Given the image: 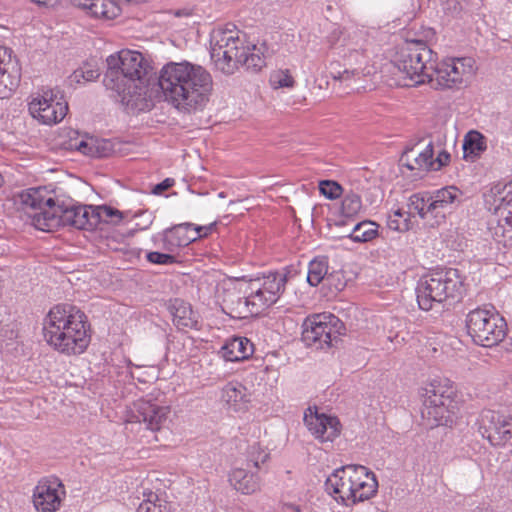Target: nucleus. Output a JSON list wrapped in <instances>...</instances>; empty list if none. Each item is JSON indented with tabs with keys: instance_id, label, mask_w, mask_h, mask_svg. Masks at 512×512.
Listing matches in <instances>:
<instances>
[{
	"instance_id": "a211bd4d",
	"label": "nucleus",
	"mask_w": 512,
	"mask_h": 512,
	"mask_svg": "<svg viewBox=\"0 0 512 512\" xmlns=\"http://www.w3.org/2000/svg\"><path fill=\"white\" fill-rule=\"evenodd\" d=\"M304 424L320 442H333L340 435L342 427L336 416L320 413L316 407H309L305 411Z\"/></svg>"
},
{
	"instance_id": "423d86ee",
	"label": "nucleus",
	"mask_w": 512,
	"mask_h": 512,
	"mask_svg": "<svg viewBox=\"0 0 512 512\" xmlns=\"http://www.w3.org/2000/svg\"><path fill=\"white\" fill-rule=\"evenodd\" d=\"M325 490L336 502L352 506L373 498L378 491V481L363 465H345L327 477Z\"/></svg>"
},
{
	"instance_id": "4be33fe9",
	"label": "nucleus",
	"mask_w": 512,
	"mask_h": 512,
	"mask_svg": "<svg viewBox=\"0 0 512 512\" xmlns=\"http://www.w3.org/2000/svg\"><path fill=\"white\" fill-rule=\"evenodd\" d=\"M460 196L461 192L455 186L438 189L429 196L428 211L432 217L444 219L456 207Z\"/></svg>"
},
{
	"instance_id": "37998d69",
	"label": "nucleus",
	"mask_w": 512,
	"mask_h": 512,
	"mask_svg": "<svg viewBox=\"0 0 512 512\" xmlns=\"http://www.w3.org/2000/svg\"><path fill=\"white\" fill-rule=\"evenodd\" d=\"M81 68L84 75V82L86 83L94 81L100 76L99 69L92 63H84Z\"/></svg>"
},
{
	"instance_id": "20e7f679",
	"label": "nucleus",
	"mask_w": 512,
	"mask_h": 512,
	"mask_svg": "<svg viewBox=\"0 0 512 512\" xmlns=\"http://www.w3.org/2000/svg\"><path fill=\"white\" fill-rule=\"evenodd\" d=\"M287 273L269 272L255 278L228 280L222 284V301L235 318L257 315L275 304L285 290Z\"/></svg>"
},
{
	"instance_id": "412c9836",
	"label": "nucleus",
	"mask_w": 512,
	"mask_h": 512,
	"mask_svg": "<svg viewBox=\"0 0 512 512\" xmlns=\"http://www.w3.org/2000/svg\"><path fill=\"white\" fill-rule=\"evenodd\" d=\"M200 235L194 231L192 224L183 223L155 235L153 242L156 246L167 252H174L179 247L187 246L191 242L196 241L200 238Z\"/></svg>"
},
{
	"instance_id": "c85d7f7f",
	"label": "nucleus",
	"mask_w": 512,
	"mask_h": 512,
	"mask_svg": "<svg viewBox=\"0 0 512 512\" xmlns=\"http://www.w3.org/2000/svg\"><path fill=\"white\" fill-rule=\"evenodd\" d=\"M445 67L452 75V81L455 87L463 83L464 80L471 77L475 72L474 60L470 57L447 58L444 59Z\"/></svg>"
},
{
	"instance_id": "9d476101",
	"label": "nucleus",
	"mask_w": 512,
	"mask_h": 512,
	"mask_svg": "<svg viewBox=\"0 0 512 512\" xmlns=\"http://www.w3.org/2000/svg\"><path fill=\"white\" fill-rule=\"evenodd\" d=\"M468 334L473 341L484 347L500 343L506 336L507 324L495 310L477 308L466 317Z\"/></svg>"
},
{
	"instance_id": "39448f33",
	"label": "nucleus",
	"mask_w": 512,
	"mask_h": 512,
	"mask_svg": "<svg viewBox=\"0 0 512 512\" xmlns=\"http://www.w3.org/2000/svg\"><path fill=\"white\" fill-rule=\"evenodd\" d=\"M210 47L211 59L224 74H233L240 65L252 70L265 65L263 47L248 42L235 26L214 28Z\"/></svg>"
},
{
	"instance_id": "b1692460",
	"label": "nucleus",
	"mask_w": 512,
	"mask_h": 512,
	"mask_svg": "<svg viewBox=\"0 0 512 512\" xmlns=\"http://www.w3.org/2000/svg\"><path fill=\"white\" fill-rule=\"evenodd\" d=\"M71 3L90 16L102 20L111 21L121 14L120 6L113 0H70Z\"/></svg>"
},
{
	"instance_id": "5701e85b",
	"label": "nucleus",
	"mask_w": 512,
	"mask_h": 512,
	"mask_svg": "<svg viewBox=\"0 0 512 512\" xmlns=\"http://www.w3.org/2000/svg\"><path fill=\"white\" fill-rule=\"evenodd\" d=\"M400 163L411 171H416V175L422 176L434 168V151L433 145L430 142L422 150L409 149L406 150L401 158Z\"/></svg>"
},
{
	"instance_id": "a19ab883",
	"label": "nucleus",
	"mask_w": 512,
	"mask_h": 512,
	"mask_svg": "<svg viewBox=\"0 0 512 512\" xmlns=\"http://www.w3.org/2000/svg\"><path fill=\"white\" fill-rule=\"evenodd\" d=\"M320 193L328 199H337L342 194V187L335 181L323 180L319 183Z\"/></svg>"
},
{
	"instance_id": "cd10ccee",
	"label": "nucleus",
	"mask_w": 512,
	"mask_h": 512,
	"mask_svg": "<svg viewBox=\"0 0 512 512\" xmlns=\"http://www.w3.org/2000/svg\"><path fill=\"white\" fill-rule=\"evenodd\" d=\"M252 353L253 344L245 337H235L229 340L221 349L224 360L230 362L245 360Z\"/></svg>"
},
{
	"instance_id": "f8f14e48",
	"label": "nucleus",
	"mask_w": 512,
	"mask_h": 512,
	"mask_svg": "<svg viewBox=\"0 0 512 512\" xmlns=\"http://www.w3.org/2000/svg\"><path fill=\"white\" fill-rule=\"evenodd\" d=\"M28 106L30 115L45 125L59 123L68 112V103L64 96L53 89L43 90L32 96Z\"/></svg>"
},
{
	"instance_id": "ea45409f",
	"label": "nucleus",
	"mask_w": 512,
	"mask_h": 512,
	"mask_svg": "<svg viewBox=\"0 0 512 512\" xmlns=\"http://www.w3.org/2000/svg\"><path fill=\"white\" fill-rule=\"evenodd\" d=\"M269 83L273 89L293 88L295 80L289 70H276L271 73Z\"/></svg>"
},
{
	"instance_id": "f3484780",
	"label": "nucleus",
	"mask_w": 512,
	"mask_h": 512,
	"mask_svg": "<svg viewBox=\"0 0 512 512\" xmlns=\"http://www.w3.org/2000/svg\"><path fill=\"white\" fill-rule=\"evenodd\" d=\"M66 497V489L57 477L42 478L33 490L32 501L37 512H56Z\"/></svg>"
},
{
	"instance_id": "8fccbe9b",
	"label": "nucleus",
	"mask_w": 512,
	"mask_h": 512,
	"mask_svg": "<svg viewBox=\"0 0 512 512\" xmlns=\"http://www.w3.org/2000/svg\"><path fill=\"white\" fill-rule=\"evenodd\" d=\"M193 229L198 234H201L200 235V238H201V237L207 236L211 232L212 225H209V226H195V227L193 226Z\"/></svg>"
},
{
	"instance_id": "de8ad7c7",
	"label": "nucleus",
	"mask_w": 512,
	"mask_h": 512,
	"mask_svg": "<svg viewBox=\"0 0 512 512\" xmlns=\"http://www.w3.org/2000/svg\"><path fill=\"white\" fill-rule=\"evenodd\" d=\"M68 82L70 85H78V84H84V75L82 68L79 67L76 70L73 71V73L68 77Z\"/></svg>"
},
{
	"instance_id": "864d4df0",
	"label": "nucleus",
	"mask_w": 512,
	"mask_h": 512,
	"mask_svg": "<svg viewBox=\"0 0 512 512\" xmlns=\"http://www.w3.org/2000/svg\"><path fill=\"white\" fill-rule=\"evenodd\" d=\"M32 2H35L39 5H44L48 2V0H31Z\"/></svg>"
},
{
	"instance_id": "f03ea898",
	"label": "nucleus",
	"mask_w": 512,
	"mask_h": 512,
	"mask_svg": "<svg viewBox=\"0 0 512 512\" xmlns=\"http://www.w3.org/2000/svg\"><path fill=\"white\" fill-rule=\"evenodd\" d=\"M157 85L163 100L177 111L202 110L209 101L213 80L201 65L189 61L164 64L158 72Z\"/></svg>"
},
{
	"instance_id": "7ed1b4c3",
	"label": "nucleus",
	"mask_w": 512,
	"mask_h": 512,
	"mask_svg": "<svg viewBox=\"0 0 512 512\" xmlns=\"http://www.w3.org/2000/svg\"><path fill=\"white\" fill-rule=\"evenodd\" d=\"M104 85L130 111L151 107V65L138 51L123 49L107 58Z\"/></svg>"
},
{
	"instance_id": "a18cd8bd",
	"label": "nucleus",
	"mask_w": 512,
	"mask_h": 512,
	"mask_svg": "<svg viewBox=\"0 0 512 512\" xmlns=\"http://www.w3.org/2000/svg\"><path fill=\"white\" fill-rule=\"evenodd\" d=\"M450 160V154L448 152L442 151L438 154L437 158L434 159V168L431 170H439L441 167L446 165Z\"/></svg>"
},
{
	"instance_id": "72a5a7b5",
	"label": "nucleus",
	"mask_w": 512,
	"mask_h": 512,
	"mask_svg": "<svg viewBox=\"0 0 512 512\" xmlns=\"http://www.w3.org/2000/svg\"><path fill=\"white\" fill-rule=\"evenodd\" d=\"M378 236V225L369 220L356 224L349 234V238L354 242H369Z\"/></svg>"
},
{
	"instance_id": "3c124183",
	"label": "nucleus",
	"mask_w": 512,
	"mask_h": 512,
	"mask_svg": "<svg viewBox=\"0 0 512 512\" xmlns=\"http://www.w3.org/2000/svg\"><path fill=\"white\" fill-rule=\"evenodd\" d=\"M282 512H302V509L300 506L295 504H285Z\"/></svg>"
},
{
	"instance_id": "ddd939ff",
	"label": "nucleus",
	"mask_w": 512,
	"mask_h": 512,
	"mask_svg": "<svg viewBox=\"0 0 512 512\" xmlns=\"http://www.w3.org/2000/svg\"><path fill=\"white\" fill-rule=\"evenodd\" d=\"M339 319L332 314H315L307 317L303 323L302 340L307 345L319 348L329 346L339 335Z\"/></svg>"
},
{
	"instance_id": "9b49d317",
	"label": "nucleus",
	"mask_w": 512,
	"mask_h": 512,
	"mask_svg": "<svg viewBox=\"0 0 512 512\" xmlns=\"http://www.w3.org/2000/svg\"><path fill=\"white\" fill-rule=\"evenodd\" d=\"M433 51L422 41H411L400 49L394 60L395 67L408 78L413 85L424 84L431 70Z\"/></svg>"
},
{
	"instance_id": "e433bc0d",
	"label": "nucleus",
	"mask_w": 512,
	"mask_h": 512,
	"mask_svg": "<svg viewBox=\"0 0 512 512\" xmlns=\"http://www.w3.org/2000/svg\"><path fill=\"white\" fill-rule=\"evenodd\" d=\"M269 458V453L263 448L260 443L253 442L246 450V462L248 466H253L259 469L261 464H264Z\"/></svg>"
},
{
	"instance_id": "a878e982",
	"label": "nucleus",
	"mask_w": 512,
	"mask_h": 512,
	"mask_svg": "<svg viewBox=\"0 0 512 512\" xmlns=\"http://www.w3.org/2000/svg\"><path fill=\"white\" fill-rule=\"evenodd\" d=\"M221 399L228 409L234 412H242L248 409L250 394L243 384L232 381L222 388Z\"/></svg>"
},
{
	"instance_id": "aec40b11",
	"label": "nucleus",
	"mask_w": 512,
	"mask_h": 512,
	"mask_svg": "<svg viewBox=\"0 0 512 512\" xmlns=\"http://www.w3.org/2000/svg\"><path fill=\"white\" fill-rule=\"evenodd\" d=\"M134 407L135 421L144 423L147 429L155 432L168 428L171 413L169 406L141 399L134 404Z\"/></svg>"
},
{
	"instance_id": "1a4fd4ad",
	"label": "nucleus",
	"mask_w": 512,
	"mask_h": 512,
	"mask_svg": "<svg viewBox=\"0 0 512 512\" xmlns=\"http://www.w3.org/2000/svg\"><path fill=\"white\" fill-rule=\"evenodd\" d=\"M483 197L485 207L492 213L490 230L494 238L512 247V181L494 184Z\"/></svg>"
},
{
	"instance_id": "0eeeda50",
	"label": "nucleus",
	"mask_w": 512,
	"mask_h": 512,
	"mask_svg": "<svg viewBox=\"0 0 512 512\" xmlns=\"http://www.w3.org/2000/svg\"><path fill=\"white\" fill-rule=\"evenodd\" d=\"M464 282L457 269H439L420 278L416 287L419 308L430 311L436 306L462 297Z\"/></svg>"
},
{
	"instance_id": "09e8293b",
	"label": "nucleus",
	"mask_w": 512,
	"mask_h": 512,
	"mask_svg": "<svg viewBox=\"0 0 512 512\" xmlns=\"http://www.w3.org/2000/svg\"><path fill=\"white\" fill-rule=\"evenodd\" d=\"M342 35V31L339 28H334L329 36L327 37V41L330 45V47H334L337 42L340 40V37Z\"/></svg>"
},
{
	"instance_id": "dca6fc26",
	"label": "nucleus",
	"mask_w": 512,
	"mask_h": 512,
	"mask_svg": "<svg viewBox=\"0 0 512 512\" xmlns=\"http://www.w3.org/2000/svg\"><path fill=\"white\" fill-rule=\"evenodd\" d=\"M479 431L493 446H504L512 440V416L495 410H483Z\"/></svg>"
},
{
	"instance_id": "4c0bfd02",
	"label": "nucleus",
	"mask_w": 512,
	"mask_h": 512,
	"mask_svg": "<svg viewBox=\"0 0 512 512\" xmlns=\"http://www.w3.org/2000/svg\"><path fill=\"white\" fill-rule=\"evenodd\" d=\"M362 208V200L358 194L354 192L345 194L341 204V213L344 217H354L361 212Z\"/></svg>"
},
{
	"instance_id": "473e14b6",
	"label": "nucleus",
	"mask_w": 512,
	"mask_h": 512,
	"mask_svg": "<svg viewBox=\"0 0 512 512\" xmlns=\"http://www.w3.org/2000/svg\"><path fill=\"white\" fill-rule=\"evenodd\" d=\"M94 216H95V228L100 223L118 225L123 219L126 218L127 213L122 212L118 209H115L111 206L102 205V206H93Z\"/></svg>"
},
{
	"instance_id": "2f4dec72",
	"label": "nucleus",
	"mask_w": 512,
	"mask_h": 512,
	"mask_svg": "<svg viewBox=\"0 0 512 512\" xmlns=\"http://www.w3.org/2000/svg\"><path fill=\"white\" fill-rule=\"evenodd\" d=\"M143 501L140 503L137 512H171L170 505L159 495L148 489H144Z\"/></svg>"
},
{
	"instance_id": "2eb2a0df",
	"label": "nucleus",
	"mask_w": 512,
	"mask_h": 512,
	"mask_svg": "<svg viewBox=\"0 0 512 512\" xmlns=\"http://www.w3.org/2000/svg\"><path fill=\"white\" fill-rule=\"evenodd\" d=\"M84 312L72 304H58L52 307L43 319L42 333L46 343L53 342L57 337L70 330Z\"/></svg>"
},
{
	"instance_id": "5fc2aeb1",
	"label": "nucleus",
	"mask_w": 512,
	"mask_h": 512,
	"mask_svg": "<svg viewBox=\"0 0 512 512\" xmlns=\"http://www.w3.org/2000/svg\"><path fill=\"white\" fill-rule=\"evenodd\" d=\"M2 183H3V177H2V175L0 174V186L2 185Z\"/></svg>"
},
{
	"instance_id": "bb28decb",
	"label": "nucleus",
	"mask_w": 512,
	"mask_h": 512,
	"mask_svg": "<svg viewBox=\"0 0 512 512\" xmlns=\"http://www.w3.org/2000/svg\"><path fill=\"white\" fill-rule=\"evenodd\" d=\"M169 311L173 316L174 324L180 329H193L198 326L197 314L189 303L182 299H173L169 302Z\"/></svg>"
},
{
	"instance_id": "4468645a",
	"label": "nucleus",
	"mask_w": 512,
	"mask_h": 512,
	"mask_svg": "<svg viewBox=\"0 0 512 512\" xmlns=\"http://www.w3.org/2000/svg\"><path fill=\"white\" fill-rule=\"evenodd\" d=\"M69 328L70 330L65 332L64 335L47 344L60 354L66 356L80 355L86 351L91 341L90 324L85 313Z\"/></svg>"
},
{
	"instance_id": "6e6552de",
	"label": "nucleus",
	"mask_w": 512,
	"mask_h": 512,
	"mask_svg": "<svg viewBox=\"0 0 512 512\" xmlns=\"http://www.w3.org/2000/svg\"><path fill=\"white\" fill-rule=\"evenodd\" d=\"M422 417L430 426L447 425L455 413L456 390L449 379L433 378L420 388Z\"/></svg>"
},
{
	"instance_id": "58836bf2",
	"label": "nucleus",
	"mask_w": 512,
	"mask_h": 512,
	"mask_svg": "<svg viewBox=\"0 0 512 512\" xmlns=\"http://www.w3.org/2000/svg\"><path fill=\"white\" fill-rule=\"evenodd\" d=\"M429 194H413L409 198L410 208L418 213L421 219H428L431 212L428 211V204L430 203Z\"/></svg>"
},
{
	"instance_id": "603ef678",
	"label": "nucleus",
	"mask_w": 512,
	"mask_h": 512,
	"mask_svg": "<svg viewBox=\"0 0 512 512\" xmlns=\"http://www.w3.org/2000/svg\"><path fill=\"white\" fill-rule=\"evenodd\" d=\"M354 75H355V70H353V71L344 70L342 73H339L338 79L340 81H346L350 78V76H354Z\"/></svg>"
},
{
	"instance_id": "c9c22d12",
	"label": "nucleus",
	"mask_w": 512,
	"mask_h": 512,
	"mask_svg": "<svg viewBox=\"0 0 512 512\" xmlns=\"http://www.w3.org/2000/svg\"><path fill=\"white\" fill-rule=\"evenodd\" d=\"M328 273V260L325 257L315 258L310 261L307 273V282L311 286H317Z\"/></svg>"
},
{
	"instance_id": "393cba45",
	"label": "nucleus",
	"mask_w": 512,
	"mask_h": 512,
	"mask_svg": "<svg viewBox=\"0 0 512 512\" xmlns=\"http://www.w3.org/2000/svg\"><path fill=\"white\" fill-rule=\"evenodd\" d=\"M228 481L234 490L243 495H251L260 490L258 474L242 467L232 468L228 474Z\"/></svg>"
},
{
	"instance_id": "79ce46f5",
	"label": "nucleus",
	"mask_w": 512,
	"mask_h": 512,
	"mask_svg": "<svg viewBox=\"0 0 512 512\" xmlns=\"http://www.w3.org/2000/svg\"><path fill=\"white\" fill-rule=\"evenodd\" d=\"M168 253H161L157 251L149 252L146 255V259L152 263V264H159V265H170L176 262L175 257Z\"/></svg>"
},
{
	"instance_id": "6ab92c4d",
	"label": "nucleus",
	"mask_w": 512,
	"mask_h": 512,
	"mask_svg": "<svg viewBox=\"0 0 512 512\" xmlns=\"http://www.w3.org/2000/svg\"><path fill=\"white\" fill-rule=\"evenodd\" d=\"M22 69L12 49L0 46V99H8L18 88Z\"/></svg>"
},
{
	"instance_id": "c03bdc74",
	"label": "nucleus",
	"mask_w": 512,
	"mask_h": 512,
	"mask_svg": "<svg viewBox=\"0 0 512 512\" xmlns=\"http://www.w3.org/2000/svg\"><path fill=\"white\" fill-rule=\"evenodd\" d=\"M76 148L78 151H80L84 155H87V156H95L96 155V150L93 146L92 141L81 140L76 145Z\"/></svg>"
},
{
	"instance_id": "7c9ffc66",
	"label": "nucleus",
	"mask_w": 512,
	"mask_h": 512,
	"mask_svg": "<svg viewBox=\"0 0 512 512\" xmlns=\"http://www.w3.org/2000/svg\"><path fill=\"white\" fill-rule=\"evenodd\" d=\"M462 147L464 158L474 160L486 150L485 137L480 132L471 130L465 135Z\"/></svg>"
},
{
	"instance_id": "c756f323",
	"label": "nucleus",
	"mask_w": 512,
	"mask_h": 512,
	"mask_svg": "<svg viewBox=\"0 0 512 512\" xmlns=\"http://www.w3.org/2000/svg\"><path fill=\"white\" fill-rule=\"evenodd\" d=\"M429 77L427 78L428 83L431 84L433 88H453L455 87L454 82L452 81V75L448 71V68L445 67L444 60L439 64H435L434 59L432 58L431 70L428 69Z\"/></svg>"
},
{
	"instance_id": "f257e3e1",
	"label": "nucleus",
	"mask_w": 512,
	"mask_h": 512,
	"mask_svg": "<svg viewBox=\"0 0 512 512\" xmlns=\"http://www.w3.org/2000/svg\"><path fill=\"white\" fill-rule=\"evenodd\" d=\"M19 200L38 230L52 232L62 226L95 228L93 206L77 204L60 190L49 186L29 188L19 194Z\"/></svg>"
},
{
	"instance_id": "f704fd0d",
	"label": "nucleus",
	"mask_w": 512,
	"mask_h": 512,
	"mask_svg": "<svg viewBox=\"0 0 512 512\" xmlns=\"http://www.w3.org/2000/svg\"><path fill=\"white\" fill-rule=\"evenodd\" d=\"M387 226L396 232H406L413 226L411 214L400 208L392 210L387 217Z\"/></svg>"
},
{
	"instance_id": "49530a36",
	"label": "nucleus",
	"mask_w": 512,
	"mask_h": 512,
	"mask_svg": "<svg viewBox=\"0 0 512 512\" xmlns=\"http://www.w3.org/2000/svg\"><path fill=\"white\" fill-rule=\"evenodd\" d=\"M174 184L175 180L173 178H166L153 188V193L157 195L161 194L163 191H166L169 188H171Z\"/></svg>"
}]
</instances>
